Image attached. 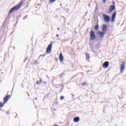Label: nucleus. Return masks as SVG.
Wrapping results in <instances>:
<instances>
[{
    "mask_svg": "<svg viewBox=\"0 0 126 126\" xmlns=\"http://www.w3.org/2000/svg\"><path fill=\"white\" fill-rule=\"evenodd\" d=\"M112 4H113L114 5H116V3H115V2H113Z\"/></svg>",
    "mask_w": 126,
    "mask_h": 126,
    "instance_id": "24",
    "label": "nucleus"
},
{
    "mask_svg": "<svg viewBox=\"0 0 126 126\" xmlns=\"http://www.w3.org/2000/svg\"><path fill=\"white\" fill-rule=\"evenodd\" d=\"M63 92V89H61L60 92Z\"/></svg>",
    "mask_w": 126,
    "mask_h": 126,
    "instance_id": "28",
    "label": "nucleus"
},
{
    "mask_svg": "<svg viewBox=\"0 0 126 126\" xmlns=\"http://www.w3.org/2000/svg\"><path fill=\"white\" fill-rule=\"evenodd\" d=\"M108 29V28L107 27V25H103L101 28V30L103 32H106L107 31V30Z\"/></svg>",
    "mask_w": 126,
    "mask_h": 126,
    "instance_id": "11",
    "label": "nucleus"
},
{
    "mask_svg": "<svg viewBox=\"0 0 126 126\" xmlns=\"http://www.w3.org/2000/svg\"><path fill=\"white\" fill-rule=\"evenodd\" d=\"M103 16L105 22H110V16L106 14H103Z\"/></svg>",
    "mask_w": 126,
    "mask_h": 126,
    "instance_id": "7",
    "label": "nucleus"
},
{
    "mask_svg": "<svg viewBox=\"0 0 126 126\" xmlns=\"http://www.w3.org/2000/svg\"><path fill=\"white\" fill-rule=\"evenodd\" d=\"M98 10V7H95V10Z\"/></svg>",
    "mask_w": 126,
    "mask_h": 126,
    "instance_id": "27",
    "label": "nucleus"
},
{
    "mask_svg": "<svg viewBox=\"0 0 126 126\" xmlns=\"http://www.w3.org/2000/svg\"><path fill=\"white\" fill-rule=\"evenodd\" d=\"M55 1L56 0H50V2H51V3L55 2Z\"/></svg>",
    "mask_w": 126,
    "mask_h": 126,
    "instance_id": "19",
    "label": "nucleus"
},
{
    "mask_svg": "<svg viewBox=\"0 0 126 126\" xmlns=\"http://www.w3.org/2000/svg\"><path fill=\"white\" fill-rule=\"evenodd\" d=\"M23 19H24V20L25 19V18H24Z\"/></svg>",
    "mask_w": 126,
    "mask_h": 126,
    "instance_id": "33",
    "label": "nucleus"
},
{
    "mask_svg": "<svg viewBox=\"0 0 126 126\" xmlns=\"http://www.w3.org/2000/svg\"><path fill=\"white\" fill-rule=\"evenodd\" d=\"M60 6H63V4H60Z\"/></svg>",
    "mask_w": 126,
    "mask_h": 126,
    "instance_id": "29",
    "label": "nucleus"
},
{
    "mask_svg": "<svg viewBox=\"0 0 126 126\" xmlns=\"http://www.w3.org/2000/svg\"><path fill=\"white\" fill-rule=\"evenodd\" d=\"M52 43L50 44L46 49V53L47 54H49V53H51L52 52Z\"/></svg>",
    "mask_w": 126,
    "mask_h": 126,
    "instance_id": "5",
    "label": "nucleus"
},
{
    "mask_svg": "<svg viewBox=\"0 0 126 126\" xmlns=\"http://www.w3.org/2000/svg\"><path fill=\"white\" fill-rule=\"evenodd\" d=\"M63 75H64V74L63 73H62L60 74V77L62 78L63 77Z\"/></svg>",
    "mask_w": 126,
    "mask_h": 126,
    "instance_id": "20",
    "label": "nucleus"
},
{
    "mask_svg": "<svg viewBox=\"0 0 126 126\" xmlns=\"http://www.w3.org/2000/svg\"><path fill=\"white\" fill-rule=\"evenodd\" d=\"M106 0H103V2H104V3H105V2H106Z\"/></svg>",
    "mask_w": 126,
    "mask_h": 126,
    "instance_id": "26",
    "label": "nucleus"
},
{
    "mask_svg": "<svg viewBox=\"0 0 126 126\" xmlns=\"http://www.w3.org/2000/svg\"><path fill=\"white\" fill-rule=\"evenodd\" d=\"M56 37H57V38H59V37H60V35L59 34H56Z\"/></svg>",
    "mask_w": 126,
    "mask_h": 126,
    "instance_id": "25",
    "label": "nucleus"
},
{
    "mask_svg": "<svg viewBox=\"0 0 126 126\" xmlns=\"http://www.w3.org/2000/svg\"><path fill=\"white\" fill-rule=\"evenodd\" d=\"M58 126L57 125H55V126Z\"/></svg>",
    "mask_w": 126,
    "mask_h": 126,
    "instance_id": "31",
    "label": "nucleus"
},
{
    "mask_svg": "<svg viewBox=\"0 0 126 126\" xmlns=\"http://www.w3.org/2000/svg\"><path fill=\"white\" fill-rule=\"evenodd\" d=\"M62 86V87H63V86Z\"/></svg>",
    "mask_w": 126,
    "mask_h": 126,
    "instance_id": "32",
    "label": "nucleus"
},
{
    "mask_svg": "<svg viewBox=\"0 0 126 126\" xmlns=\"http://www.w3.org/2000/svg\"><path fill=\"white\" fill-rule=\"evenodd\" d=\"M90 39L91 41H94L95 39H96V35L95 34V33L93 31H91L90 33Z\"/></svg>",
    "mask_w": 126,
    "mask_h": 126,
    "instance_id": "2",
    "label": "nucleus"
},
{
    "mask_svg": "<svg viewBox=\"0 0 126 126\" xmlns=\"http://www.w3.org/2000/svg\"><path fill=\"white\" fill-rule=\"evenodd\" d=\"M109 66V62H105L102 64V67L103 68H108Z\"/></svg>",
    "mask_w": 126,
    "mask_h": 126,
    "instance_id": "10",
    "label": "nucleus"
},
{
    "mask_svg": "<svg viewBox=\"0 0 126 126\" xmlns=\"http://www.w3.org/2000/svg\"><path fill=\"white\" fill-rule=\"evenodd\" d=\"M117 16V12H114L112 14L111 17V21L112 22H114L115 21V19H116V16Z\"/></svg>",
    "mask_w": 126,
    "mask_h": 126,
    "instance_id": "8",
    "label": "nucleus"
},
{
    "mask_svg": "<svg viewBox=\"0 0 126 126\" xmlns=\"http://www.w3.org/2000/svg\"><path fill=\"white\" fill-rule=\"evenodd\" d=\"M23 4V1H21L18 4H17L16 6L19 9L20 8V6Z\"/></svg>",
    "mask_w": 126,
    "mask_h": 126,
    "instance_id": "14",
    "label": "nucleus"
},
{
    "mask_svg": "<svg viewBox=\"0 0 126 126\" xmlns=\"http://www.w3.org/2000/svg\"><path fill=\"white\" fill-rule=\"evenodd\" d=\"M8 99H10V95H6V96L3 99V104H5V103L8 101Z\"/></svg>",
    "mask_w": 126,
    "mask_h": 126,
    "instance_id": "9",
    "label": "nucleus"
},
{
    "mask_svg": "<svg viewBox=\"0 0 126 126\" xmlns=\"http://www.w3.org/2000/svg\"><path fill=\"white\" fill-rule=\"evenodd\" d=\"M42 82V79H41V78H40V81H37L36 82V84H37V85H40V84H41Z\"/></svg>",
    "mask_w": 126,
    "mask_h": 126,
    "instance_id": "16",
    "label": "nucleus"
},
{
    "mask_svg": "<svg viewBox=\"0 0 126 126\" xmlns=\"http://www.w3.org/2000/svg\"><path fill=\"white\" fill-rule=\"evenodd\" d=\"M45 56H46V55H45V54H44V55H40V56H39V58L40 59V58H41V57H45Z\"/></svg>",
    "mask_w": 126,
    "mask_h": 126,
    "instance_id": "22",
    "label": "nucleus"
},
{
    "mask_svg": "<svg viewBox=\"0 0 126 126\" xmlns=\"http://www.w3.org/2000/svg\"><path fill=\"white\" fill-rule=\"evenodd\" d=\"M19 9L16 6H15L14 7L12 8L8 12V14L7 15L5 21H6L7 19H9L10 18V14L12 13V12H14V11H17V10H19Z\"/></svg>",
    "mask_w": 126,
    "mask_h": 126,
    "instance_id": "1",
    "label": "nucleus"
},
{
    "mask_svg": "<svg viewBox=\"0 0 126 126\" xmlns=\"http://www.w3.org/2000/svg\"><path fill=\"white\" fill-rule=\"evenodd\" d=\"M105 34H106V32H105L98 31L97 32V34L99 35V37L100 39H103V38H104V36H105Z\"/></svg>",
    "mask_w": 126,
    "mask_h": 126,
    "instance_id": "4",
    "label": "nucleus"
},
{
    "mask_svg": "<svg viewBox=\"0 0 126 126\" xmlns=\"http://www.w3.org/2000/svg\"><path fill=\"white\" fill-rule=\"evenodd\" d=\"M126 69V63L125 62H123L122 64L120 65V72L121 73H123L124 72V70Z\"/></svg>",
    "mask_w": 126,
    "mask_h": 126,
    "instance_id": "3",
    "label": "nucleus"
},
{
    "mask_svg": "<svg viewBox=\"0 0 126 126\" xmlns=\"http://www.w3.org/2000/svg\"><path fill=\"white\" fill-rule=\"evenodd\" d=\"M86 57L87 62H90V55L89 54H86Z\"/></svg>",
    "mask_w": 126,
    "mask_h": 126,
    "instance_id": "15",
    "label": "nucleus"
},
{
    "mask_svg": "<svg viewBox=\"0 0 126 126\" xmlns=\"http://www.w3.org/2000/svg\"><path fill=\"white\" fill-rule=\"evenodd\" d=\"M82 86H84V85H85V83H82Z\"/></svg>",
    "mask_w": 126,
    "mask_h": 126,
    "instance_id": "23",
    "label": "nucleus"
},
{
    "mask_svg": "<svg viewBox=\"0 0 126 126\" xmlns=\"http://www.w3.org/2000/svg\"><path fill=\"white\" fill-rule=\"evenodd\" d=\"M5 103H2L1 102H0V108H2L3 107V105H4Z\"/></svg>",
    "mask_w": 126,
    "mask_h": 126,
    "instance_id": "18",
    "label": "nucleus"
},
{
    "mask_svg": "<svg viewBox=\"0 0 126 126\" xmlns=\"http://www.w3.org/2000/svg\"><path fill=\"white\" fill-rule=\"evenodd\" d=\"M63 8V7H61V8Z\"/></svg>",
    "mask_w": 126,
    "mask_h": 126,
    "instance_id": "34",
    "label": "nucleus"
},
{
    "mask_svg": "<svg viewBox=\"0 0 126 126\" xmlns=\"http://www.w3.org/2000/svg\"><path fill=\"white\" fill-rule=\"evenodd\" d=\"M99 29V25H96V26L94 27V30H95V31H97V30H98Z\"/></svg>",
    "mask_w": 126,
    "mask_h": 126,
    "instance_id": "17",
    "label": "nucleus"
},
{
    "mask_svg": "<svg viewBox=\"0 0 126 126\" xmlns=\"http://www.w3.org/2000/svg\"><path fill=\"white\" fill-rule=\"evenodd\" d=\"M46 83V82H44V84H45Z\"/></svg>",
    "mask_w": 126,
    "mask_h": 126,
    "instance_id": "35",
    "label": "nucleus"
},
{
    "mask_svg": "<svg viewBox=\"0 0 126 126\" xmlns=\"http://www.w3.org/2000/svg\"><path fill=\"white\" fill-rule=\"evenodd\" d=\"M79 120H80V118L79 117H75L73 119V121H74V123H78L79 122Z\"/></svg>",
    "mask_w": 126,
    "mask_h": 126,
    "instance_id": "13",
    "label": "nucleus"
},
{
    "mask_svg": "<svg viewBox=\"0 0 126 126\" xmlns=\"http://www.w3.org/2000/svg\"><path fill=\"white\" fill-rule=\"evenodd\" d=\"M59 60L60 62H63V54H60L59 55Z\"/></svg>",
    "mask_w": 126,
    "mask_h": 126,
    "instance_id": "12",
    "label": "nucleus"
},
{
    "mask_svg": "<svg viewBox=\"0 0 126 126\" xmlns=\"http://www.w3.org/2000/svg\"><path fill=\"white\" fill-rule=\"evenodd\" d=\"M63 99H64V97H63V96H61L60 98V100H63Z\"/></svg>",
    "mask_w": 126,
    "mask_h": 126,
    "instance_id": "21",
    "label": "nucleus"
},
{
    "mask_svg": "<svg viewBox=\"0 0 126 126\" xmlns=\"http://www.w3.org/2000/svg\"><path fill=\"white\" fill-rule=\"evenodd\" d=\"M116 8V6H115L114 5H111L109 8V10L108 11V13H112V12H113V11Z\"/></svg>",
    "mask_w": 126,
    "mask_h": 126,
    "instance_id": "6",
    "label": "nucleus"
},
{
    "mask_svg": "<svg viewBox=\"0 0 126 126\" xmlns=\"http://www.w3.org/2000/svg\"><path fill=\"white\" fill-rule=\"evenodd\" d=\"M58 30H60V28H58Z\"/></svg>",
    "mask_w": 126,
    "mask_h": 126,
    "instance_id": "30",
    "label": "nucleus"
}]
</instances>
